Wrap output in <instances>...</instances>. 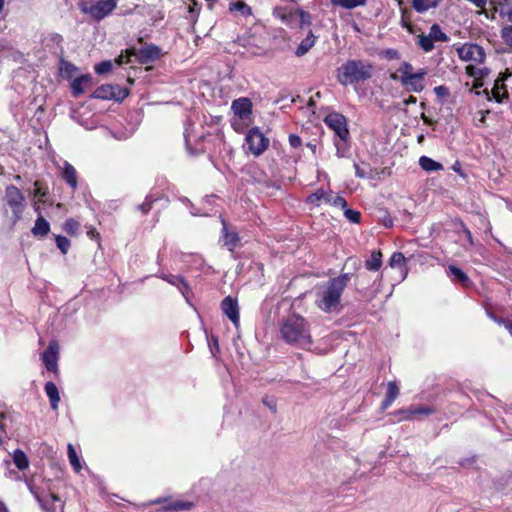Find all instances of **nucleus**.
<instances>
[{
	"label": "nucleus",
	"mask_w": 512,
	"mask_h": 512,
	"mask_svg": "<svg viewBox=\"0 0 512 512\" xmlns=\"http://www.w3.org/2000/svg\"><path fill=\"white\" fill-rule=\"evenodd\" d=\"M350 279L349 273H343L319 284L315 291V305L317 308L324 313L338 312L340 310L342 294Z\"/></svg>",
	"instance_id": "nucleus-1"
},
{
	"label": "nucleus",
	"mask_w": 512,
	"mask_h": 512,
	"mask_svg": "<svg viewBox=\"0 0 512 512\" xmlns=\"http://www.w3.org/2000/svg\"><path fill=\"white\" fill-rule=\"evenodd\" d=\"M282 338L290 344L307 347L312 343L309 324L305 318L292 315L284 320L280 326Z\"/></svg>",
	"instance_id": "nucleus-2"
},
{
	"label": "nucleus",
	"mask_w": 512,
	"mask_h": 512,
	"mask_svg": "<svg viewBox=\"0 0 512 512\" xmlns=\"http://www.w3.org/2000/svg\"><path fill=\"white\" fill-rule=\"evenodd\" d=\"M373 75V65L365 60H348L337 71V80L343 85L364 82Z\"/></svg>",
	"instance_id": "nucleus-3"
},
{
	"label": "nucleus",
	"mask_w": 512,
	"mask_h": 512,
	"mask_svg": "<svg viewBox=\"0 0 512 512\" xmlns=\"http://www.w3.org/2000/svg\"><path fill=\"white\" fill-rule=\"evenodd\" d=\"M458 56L461 60L471 62L467 65L466 73L476 80H480L489 74V69L478 66L484 62L485 52L483 48L477 44L465 43L457 49Z\"/></svg>",
	"instance_id": "nucleus-4"
},
{
	"label": "nucleus",
	"mask_w": 512,
	"mask_h": 512,
	"mask_svg": "<svg viewBox=\"0 0 512 512\" xmlns=\"http://www.w3.org/2000/svg\"><path fill=\"white\" fill-rule=\"evenodd\" d=\"M4 200L12 211L13 222H18L22 218V214L26 207L23 193L16 186L8 185L5 188Z\"/></svg>",
	"instance_id": "nucleus-5"
},
{
	"label": "nucleus",
	"mask_w": 512,
	"mask_h": 512,
	"mask_svg": "<svg viewBox=\"0 0 512 512\" xmlns=\"http://www.w3.org/2000/svg\"><path fill=\"white\" fill-rule=\"evenodd\" d=\"M134 56L136 59L142 63L147 64L150 62H153L154 60L158 59L160 56V49L157 46L154 45H148L145 47H142L139 50H126V55H120L118 58L115 59V62L118 65L126 64L131 62V57Z\"/></svg>",
	"instance_id": "nucleus-6"
},
{
	"label": "nucleus",
	"mask_w": 512,
	"mask_h": 512,
	"mask_svg": "<svg viewBox=\"0 0 512 512\" xmlns=\"http://www.w3.org/2000/svg\"><path fill=\"white\" fill-rule=\"evenodd\" d=\"M151 505H159L157 512H181L189 510L192 503L188 500L172 497H159L153 500H149L139 507H147Z\"/></svg>",
	"instance_id": "nucleus-7"
},
{
	"label": "nucleus",
	"mask_w": 512,
	"mask_h": 512,
	"mask_svg": "<svg viewBox=\"0 0 512 512\" xmlns=\"http://www.w3.org/2000/svg\"><path fill=\"white\" fill-rule=\"evenodd\" d=\"M118 1L119 0H97L91 4L81 6V11L91 16L94 20L100 21L115 10Z\"/></svg>",
	"instance_id": "nucleus-8"
},
{
	"label": "nucleus",
	"mask_w": 512,
	"mask_h": 512,
	"mask_svg": "<svg viewBox=\"0 0 512 512\" xmlns=\"http://www.w3.org/2000/svg\"><path fill=\"white\" fill-rule=\"evenodd\" d=\"M246 144L254 156H260L269 147L270 141L259 128L254 127L246 134Z\"/></svg>",
	"instance_id": "nucleus-9"
},
{
	"label": "nucleus",
	"mask_w": 512,
	"mask_h": 512,
	"mask_svg": "<svg viewBox=\"0 0 512 512\" xmlns=\"http://www.w3.org/2000/svg\"><path fill=\"white\" fill-rule=\"evenodd\" d=\"M128 95V90L119 85L105 84L98 87L92 94L95 99L122 101Z\"/></svg>",
	"instance_id": "nucleus-10"
},
{
	"label": "nucleus",
	"mask_w": 512,
	"mask_h": 512,
	"mask_svg": "<svg viewBox=\"0 0 512 512\" xmlns=\"http://www.w3.org/2000/svg\"><path fill=\"white\" fill-rule=\"evenodd\" d=\"M325 124L334 131L336 138H349L346 118L336 112L328 114L324 119Z\"/></svg>",
	"instance_id": "nucleus-11"
},
{
	"label": "nucleus",
	"mask_w": 512,
	"mask_h": 512,
	"mask_svg": "<svg viewBox=\"0 0 512 512\" xmlns=\"http://www.w3.org/2000/svg\"><path fill=\"white\" fill-rule=\"evenodd\" d=\"M41 359L48 371L58 373L59 345L56 340L49 342L48 347L41 355Z\"/></svg>",
	"instance_id": "nucleus-12"
},
{
	"label": "nucleus",
	"mask_w": 512,
	"mask_h": 512,
	"mask_svg": "<svg viewBox=\"0 0 512 512\" xmlns=\"http://www.w3.org/2000/svg\"><path fill=\"white\" fill-rule=\"evenodd\" d=\"M427 71L422 68L415 72V75H411L406 79H400L401 84L406 88L407 91L419 93L424 87V77L426 76Z\"/></svg>",
	"instance_id": "nucleus-13"
},
{
	"label": "nucleus",
	"mask_w": 512,
	"mask_h": 512,
	"mask_svg": "<svg viewBox=\"0 0 512 512\" xmlns=\"http://www.w3.org/2000/svg\"><path fill=\"white\" fill-rule=\"evenodd\" d=\"M162 279L167 281L169 284L175 286L182 294V296L185 298L187 304L192 305L190 286L188 281H186L181 275L173 274H164L162 275Z\"/></svg>",
	"instance_id": "nucleus-14"
},
{
	"label": "nucleus",
	"mask_w": 512,
	"mask_h": 512,
	"mask_svg": "<svg viewBox=\"0 0 512 512\" xmlns=\"http://www.w3.org/2000/svg\"><path fill=\"white\" fill-rule=\"evenodd\" d=\"M252 102L247 97L235 99L231 104L234 114L242 120H246L252 114Z\"/></svg>",
	"instance_id": "nucleus-15"
},
{
	"label": "nucleus",
	"mask_w": 512,
	"mask_h": 512,
	"mask_svg": "<svg viewBox=\"0 0 512 512\" xmlns=\"http://www.w3.org/2000/svg\"><path fill=\"white\" fill-rule=\"evenodd\" d=\"M223 313L233 322L235 326L239 324V307L238 303L231 296H227L221 303Z\"/></svg>",
	"instance_id": "nucleus-16"
},
{
	"label": "nucleus",
	"mask_w": 512,
	"mask_h": 512,
	"mask_svg": "<svg viewBox=\"0 0 512 512\" xmlns=\"http://www.w3.org/2000/svg\"><path fill=\"white\" fill-rule=\"evenodd\" d=\"M91 86L92 76L89 74L75 77L70 84L72 95L76 98L84 94Z\"/></svg>",
	"instance_id": "nucleus-17"
},
{
	"label": "nucleus",
	"mask_w": 512,
	"mask_h": 512,
	"mask_svg": "<svg viewBox=\"0 0 512 512\" xmlns=\"http://www.w3.org/2000/svg\"><path fill=\"white\" fill-rule=\"evenodd\" d=\"M60 169L63 180L71 187L72 190H76L78 187L76 169L68 161H64L63 166Z\"/></svg>",
	"instance_id": "nucleus-18"
},
{
	"label": "nucleus",
	"mask_w": 512,
	"mask_h": 512,
	"mask_svg": "<svg viewBox=\"0 0 512 512\" xmlns=\"http://www.w3.org/2000/svg\"><path fill=\"white\" fill-rule=\"evenodd\" d=\"M399 413L401 414V419L411 420L418 416L433 414L434 409L428 406L410 407L408 409L400 411Z\"/></svg>",
	"instance_id": "nucleus-19"
},
{
	"label": "nucleus",
	"mask_w": 512,
	"mask_h": 512,
	"mask_svg": "<svg viewBox=\"0 0 512 512\" xmlns=\"http://www.w3.org/2000/svg\"><path fill=\"white\" fill-rule=\"evenodd\" d=\"M45 393L49 398L52 410L56 411L60 402V393L54 382H47L44 387Z\"/></svg>",
	"instance_id": "nucleus-20"
},
{
	"label": "nucleus",
	"mask_w": 512,
	"mask_h": 512,
	"mask_svg": "<svg viewBox=\"0 0 512 512\" xmlns=\"http://www.w3.org/2000/svg\"><path fill=\"white\" fill-rule=\"evenodd\" d=\"M512 75V73L506 72L502 78H499L495 86L492 90L493 96L497 102H502L504 99L508 98V92L503 84V82Z\"/></svg>",
	"instance_id": "nucleus-21"
},
{
	"label": "nucleus",
	"mask_w": 512,
	"mask_h": 512,
	"mask_svg": "<svg viewBox=\"0 0 512 512\" xmlns=\"http://www.w3.org/2000/svg\"><path fill=\"white\" fill-rule=\"evenodd\" d=\"M406 259L401 252H394L390 258L389 265L392 268H399L401 273V280L407 277L408 270L405 265Z\"/></svg>",
	"instance_id": "nucleus-22"
},
{
	"label": "nucleus",
	"mask_w": 512,
	"mask_h": 512,
	"mask_svg": "<svg viewBox=\"0 0 512 512\" xmlns=\"http://www.w3.org/2000/svg\"><path fill=\"white\" fill-rule=\"evenodd\" d=\"M317 37L310 30L295 50L298 57H302L315 45Z\"/></svg>",
	"instance_id": "nucleus-23"
},
{
	"label": "nucleus",
	"mask_w": 512,
	"mask_h": 512,
	"mask_svg": "<svg viewBox=\"0 0 512 512\" xmlns=\"http://www.w3.org/2000/svg\"><path fill=\"white\" fill-rule=\"evenodd\" d=\"M448 276L451 277L454 281H458L461 283L463 287H469L471 284V281L468 277V275L462 271L460 268L450 265L448 267Z\"/></svg>",
	"instance_id": "nucleus-24"
},
{
	"label": "nucleus",
	"mask_w": 512,
	"mask_h": 512,
	"mask_svg": "<svg viewBox=\"0 0 512 512\" xmlns=\"http://www.w3.org/2000/svg\"><path fill=\"white\" fill-rule=\"evenodd\" d=\"M441 0H411L412 8L417 13H425L430 9H435L439 6Z\"/></svg>",
	"instance_id": "nucleus-25"
},
{
	"label": "nucleus",
	"mask_w": 512,
	"mask_h": 512,
	"mask_svg": "<svg viewBox=\"0 0 512 512\" xmlns=\"http://www.w3.org/2000/svg\"><path fill=\"white\" fill-rule=\"evenodd\" d=\"M222 240L224 245L230 250L233 251L239 242V236L234 231H229L225 223L223 222V235Z\"/></svg>",
	"instance_id": "nucleus-26"
},
{
	"label": "nucleus",
	"mask_w": 512,
	"mask_h": 512,
	"mask_svg": "<svg viewBox=\"0 0 512 512\" xmlns=\"http://www.w3.org/2000/svg\"><path fill=\"white\" fill-rule=\"evenodd\" d=\"M334 145L336 148V155L339 158H348L350 156V143L349 138H335Z\"/></svg>",
	"instance_id": "nucleus-27"
},
{
	"label": "nucleus",
	"mask_w": 512,
	"mask_h": 512,
	"mask_svg": "<svg viewBox=\"0 0 512 512\" xmlns=\"http://www.w3.org/2000/svg\"><path fill=\"white\" fill-rule=\"evenodd\" d=\"M31 231H32V234L36 237L37 236L44 237L49 233L50 225L47 220H45L42 216H39L36 219L35 224Z\"/></svg>",
	"instance_id": "nucleus-28"
},
{
	"label": "nucleus",
	"mask_w": 512,
	"mask_h": 512,
	"mask_svg": "<svg viewBox=\"0 0 512 512\" xmlns=\"http://www.w3.org/2000/svg\"><path fill=\"white\" fill-rule=\"evenodd\" d=\"M382 266V253L373 251L365 262V267L370 271H378Z\"/></svg>",
	"instance_id": "nucleus-29"
},
{
	"label": "nucleus",
	"mask_w": 512,
	"mask_h": 512,
	"mask_svg": "<svg viewBox=\"0 0 512 512\" xmlns=\"http://www.w3.org/2000/svg\"><path fill=\"white\" fill-rule=\"evenodd\" d=\"M328 199L329 192H326L323 189H318L307 197V203L314 206H319L322 202L328 203Z\"/></svg>",
	"instance_id": "nucleus-30"
},
{
	"label": "nucleus",
	"mask_w": 512,
	"mask_h": 512,
	"mask_svg": "<svg viewBox=\"0 0 512 512\" xmlns=\"http://www.w3.org/2000/svg\"><path fill=\"white\" fill-rule=\"evenodd\" d=\"M419 165L424 171H427V172L439 171V170L443 169V166L441 163L436 162L435 160H433L427 156L420 157Z\"/></svg>",
	"instance_id": "nucleus-31"
},
{
	"label": "nucleus",
	"mask_w": 512,
	"mask_h": 512,
	"mask_svg": "<svg viewBox=\"0 0 512 512\" xmlns=\"http://www.w3.org/2000/svg\"><path fill=\"white\" fill-rule=\"evenodd\" d=\"M13 463L19 470H25L29 467V459L24 451L16 449L12 455Z\"/></svg>",
	"instance_id": "nucleus-32"
},
{
	"label": "nucleus",
	"mask_w": 512,
	"mask_h": 512,
	"mask_svg": "<svg viewBox=\"0 0 512 512\" xmlns=\"http://www.w3.org/2000/svg\"><path fill=\"white\" fill-rule=\"evenodd\" d=\"M67 456L70 462V465L74 469L75 472H79L82 469L80 458L74 448V446L69 443L67 446Z\"/></svg>",
	"instance_id": "nucleus-33"
},
{
	"label": "nucleus",
	"mask_w": 512,
	"mask_h": 512,
	"mask_svg": "<svg viewBox=\"0 0 512 512\" xmlns=\"http://www.w3.org/2000/svg\"><path fill=\"white\" fill-rule=\"evenodd\" d=\"M229 10L231 12H237L240 15L247 17L252 14L251 7L243 1H235L229 4Z\"/></svg>",
	"instance_id": "nucleus-34"
},
{
	"label": "nucleus",
	"mask_w": 512,
	"mask_h": 512,
	"mask_svg": "<svg viewBox=\"0 0 512 512\" xmlns=\"http://www.w3.org/2000/svg\"><path fill=\"white\" fill-rule=\"evenodd\" d=\"M428 35L434 42H447L449 41L448 35L442 31L438 24H433L430 27Z\"/></svg>",
	"instance_id": "nucleus-35"
},
{
	"label": "nucleus",
	"mask_w": 512,
	"mask_h": 512,
	"mask_svg": "<svg viewBox=\"0 0 512 512\" xmlns=\"http://www.w3.org/2000/svg\"><path fill=\"white\" fill-rule=\"evenodd\" d=\"M334 6H340L345 9H354L358 6L366 5L367 0H330Z\"/></svg>",
	"instance_id": "nucleus-36"
},
{
	"label": "nucleus",
	"mask_w": 512,
	"mask_h": 512,
	"mask_svg": "<svg viewBox=\"0 0 512 512\" xmlns=\"http://www.w3.org/2000/svg\"><path fill=\"white\" fill-rule=\"evenodd\" d=\"M417 45L424 51L430 52L434 49V41L427 34H420L417 37Z\"/></svg>",
	"instance_id": "nucleus-37"
},
{
	"label": "nucleus",
	"mask_w": 512,
	"mask_h": 512,
	"mask_svg": "<svg viewBox=\"0 0 512 512\" xmlns=\"http://www.w3.org/2000/svg\"><path fill=\"white\" fill-rule=\"evenodd\" d=\"M76 71H77V68L73 64H71L69 62L61 63L60 72L63 77L70 79L74 76Z\"/></svg>",
	"instance_id": "nucleus-38"
},
{
	"label": "nucleus",
	"mask_w": 512,
	"mask_h": 512,
	"mask_svg": "<svg viewBox=\"0 0 512 512\" xmlns=\"http://www.w3.org/2000/svg\"><path fill=\"white\" fill-rule=\"evenodd\" d=\"M398 72L400 73L399 79H406L411 75H415L413 72V66L409 62H402L398 68Z\"/></svg>",
	"instance_id": "nucleus-39"
},
{
	"label": "nucleus",
	"mask_w": 512,
	"mask_h": 512,
	"mask_svg": "<svg viewBox=\"0 0 512 512\" xmlns=\"http://www.w3.org/2000/svg\"><path fill=\"white\" fill-rule=\"evenodd\" d=\"M328 204H331L335 207H340L343 209H345L347 207L346 200L342 196L336 195L331 191L329 192Z\"/></svg>",
	"instance_id": "nucleus-40"
},
{
	"label": "nucleus",
	"mask_w": 512,
	"mask_h": 512,
	"mask_svg": "<svg viewBox=\"0 0 512 512\" xmlns=\"http://www.w3.org/2000/svg\"><path fill=\"white\" fill-rule=\"evenodd\" d=\"M398 395H399V387H398L397 382L396 381L388 382L386 397L393 399L395 401V399L398 397Z\"/></svg>",
	"instance_id": "nucleus-41"
},
{
	"label": "nucleus",
	"mask_w": 512,
	"mask_h": 512,
	"mask_svg": "<svg viewBox=\"0 0 512 512\" xmlns=\"http://www.w3.org/2000/svg\"><path fill=\"white\" fill-rule=\"evenodd\" d=\"M208 346L210 349V352L214 358L218 357V354L220 352L218 339L214 337L213 335L207 337Z\"/></svg>",
	"instance_id": "nucleus-42"
},
{
	"label": "nucleus",
	"mask_w": 512,
	"mask_h": 512,
	"mask_svg": "<svg viewBox=\"0 0 512 512\" xmlns=\"http://www.w3.org/2000/svg\"><path fill=\"white\" fill-rule=\"evenodd\" d=\"M56 245L63 254H66L70 248V240L65 236L58 235L56 237Z\"/></svg>",
	"instance_id": "nucleus-43"
},
{
	"label": "nucleus",
	"mask_w": 512,
	"mask_h": 512,
	"mask_svg": "<svg viewBox=\"0 0 512 512\" xmlns=\"http://www.w3.org/2000/svg\"><path fill=\"white\" fill-rule=\"evenodd\" d=\"M113 68V63L109 60L107 61H102L98 64L95 65V72L97 74H105V73H108L112 70Z\"/></svg>",
	"instance_id": "nucleus-44"
},
{
	"label": "nucleus",
	"mask_w": 512,
	"mask_h": 512,
	"mask_svg": "<svg viewBox=\"0 0 512 512\" xmlns=\"http://www.w3.org/2000/svg\"><path fill=\"white\" fill-rule=\"evenodd\" d=\"M434 93L436 94L437 98L444 102L449 97V89L444 85H439L434 88Z\"/></svg>",
	"instance_id": "nucleus-45"
},
{
	"label": "nucleus",
	"mask_w": 512,
	"mask_h": 512,
	"mask_svg": "<svg viewBox=\"0 0 512 512\" xmlns=\"http://www.w3.org/2000/svg\"><path fill=\"white\" fill-rule=\"evenodd\" d=\"M501 38L503 39L505 44L512 47V25L502 28Z\"/></svg>",
	"instance_id": "nucleus-46"
},
{
	"label": "nucleus",
	"mask_w": 512,
	"mask_h": 512,
	"mask_svg": "<svg viewBox=\"0 0 512 512\" xmlns=\"http://www.w3.org/2000/svg\"><path fill=\"white\" fill-rule=\"evenodd\" d=\"M344 215L345 217L352 223H358L360 221V213L356 210L345 208L344 209Z\"/></svg>",
	"instance_id": "nucleus-47"
},
{
	"label": "nucleus",
	"mask_w": 512,
	"mask_h": 512,
	"mask_svg": "<svg viewBox=\"0 0 512 512\" xmlns=\"http://www.w3.org/2000/svg\"><path fill=\"white\" fill-rule=\"evenodd\" d=\"M296 14L299 16L300 26H309L311 24V15L302 9H297Z\"/></svg>",
	"instance_id": "nucleus-48"
},
{
	"label": "nucleus",
	"mask_w": 512,
	"mask_h": 512,
	"mask_svg": "<svg viewBox=\"0 0 512 512\" xmlns=\"http://www.w3.org/2000/svg\"><path fill=\"white\" fill-rule=\"evenodd\" d=\"M189 137H190V123H189V120H187V122L185 123V126H184L183 138H184L186 150L190 154L191 146H190Z\"/></svg>",
	"instance_id": "nucleus-49"
},
{
	"label": "nucleus",
	"mask_w": 512,
	"mask_h": 512,
	"mask_svg": "<svg viewBox=\"0 0 512 512\" xmlns=\"http://www.w3.org/2000/svg\"><path fill=\"white\" fill-rule=\"evenodd\" d=\"M78 227L79 223L72 218L65 221L64 228L68 233H74Z\"/></svg>",
	"instance_id": "nucleus-50"
},
{
	"label": "nucleus",
	"mask_w": 512,
	"mask_h": 512,
	"mask_svg": "<svg viewBox=\"0 0 512 512\" xmlns=\"http://www.w3.org/2000/svg\"><path fill=\"white\" fill-rule=\"evenodd\" d=\"M382 55L388 60L399 59L400 54L396 49L388 48L382 52Z\"/></svg>",
	"instance_id": "nucleus-51"
},
{
	"label": "nucleus",
	"mask_w": 512,
	"mask_h": 512,
	"mask_svg": "<svg viewBox=\"0 0 512 512\" xmlns=\"http://www.w3.org/2000/svg\"><path fill=\"white\" fill-rule=\"evenodd\" d=\"M495 322H497L498 324L500 325H503L507 330L508 332L510 333V335L512 336V321L510 320H505V319H498L494 316H490Z\"/></svg>",
	"instance_id": "nucleus-52"
},
{
	"label": "nucleus",
	"mask_w": 512,
	"mask_h": 512,
	"mask_svg": "<svg viewBox=\"0 0 512 512\" xmlns=\"http://www.w3.org/2000/svg\"><path fill=\"white\" fill-rule=\"evenodd\" d=\"M289 143L293 148H298L302 144L301 138L296 134L289 135Z\"/></svg>",
	"instance_id": "nucleus-53"
},
{
	"label": "nucleus",
	"mask_w": 512,
	"mask_h": 512,
	"mask_svg": "<svg viewBox=\"0 0 512 512\" xmlns=\"http://www.w3.org/2000/svg\"><path fill=\"white\" fill-rule=\"evenodd\" d=\"M152 202H153V199L150 196L146 197L144 203L139 206V209L143 213H147L151 208Z\"/></svg>",
	"instance_id": "nucleus-54"
},
{
	"label": "nucleus",
	"mask_w": 512,
	"mask_h": 512,
	"mask_svg": "<svg viewBox=\"0 0 512 512\" xmlns=\"http://www.w3.org/2000/svg\"><path fill=\"white\" fill-rule=\"evenodd\" d=\"M470 3L475 5L477 8L484 9L488 0H468Z\"/></svg>",
	"instance_id": "nucleus-55"
},
{
	"label": "nucleus",
	"mask_w": 512,
	"mask_h": 512,
	"mask_svg": "<svg viewBox=\"0 0 512 512\" xmlns=\"http://www.w3.org/2000/svg\"><path fill=\"white\" fill-rule=\"evenodd\" d=\"M354 168H355V174L357 177H359V178L366 177V173L359 167V165L357 163H354Z\"/></svg>",
	"instance_id": "nucleus-56"
},
{
	"label": "nucleus",
	"mask_w": 512,
	"mask_h": 512,
	"mask_svg": "<svg viewBox=\"0 0 512 512\" xmlns=\"http://www.w3.org/2000/svg\"><path fill=\"white\" fill-rule=\"evenodd\" d=\"M34 194H35V196H41V197H44L46 195V191H44L41 187L38 186V182H35Z\"/></svg>",
	"instance_id": "nucleus-57"
},
{
	"label": "nucleus",
	"mask_w": 512,
	"mask_h": 512,
	"mask_svg": "<svg viewBox=\"0 0 512 512\" xmlns=\"http://www.w3.org/2000/svg\"><path fill=\"white\" fill-rule=\"evenodd\" d=\"M501 15L506 17L510 22H512V8L501 11Z\"/></svg>",
	"instance_id": "nucleus-58"
},
{
	"label": "nucleus",
	"mask_w": 512,
	"mask_h": 512,
	"mask_svg": "<svg viewBox=\"0 0 512 512\" xmlns=\"http://www.w3.org/2000/svg\"><path fill=\"white\" fill-rule=\"evenodd\" d=\"M393 402H394L393 399L386 397L384 399V401L382 402V409L383 410L387 409L388 407H390L392 405Z\"/></svg>",
	"instance_id": "nucleus-59"
},
{
	"label": "nucleus",
	"mask_w": 512,
	"mask_h": 512,
	"mask_svg": "<svg viewBox=\"0 0 512 512\" xmlns=\"http://www.w3.org/2000/svg\"><path fill=\"white\" fill-rule=\"evenodd\" d=\"M264 403L273 411V412H276V403L271 400V401H268V400H264Z\"/></svg>",
	"instance_id": "nucleus-60"
},
{
	"label": "nucleus",
	"mask_w": 512,
	"mask_h": 512,
	"mask_svg": "<svg viewBox=\"0 0 512 512\" xmlns=\"http://www.w3.org/2000/svg\"><path fill=\"white\" fill-rule=\"evenodd\" d=\"M0 512H8L6 505L0 501Z\"/></svg>",
	"instance_id": "nucleus-61"
},
{
	"label": "nucleus",
	"mask_w": 512,
	"mask_h": 512,
	"mask_svg": "<svg viewBox=\"0 0 512 512\" xmlns=\"http://www.w3.org/2000/svg\"><path fill=\"white\" fill-rule=\"evenodd\" d=\"M30 491L32 492V494L34 495V497L37 499V501L39 503H41V499L39 497V495L30 487Z\"/></svg>",
	"instance_id": "nucleus-62"
},
{
	"label": "nucleus",
	"mask_w": 512,
	"mask_h": 512,
	"mask_svg": "<svg viewBox=\"0 0 512 512\" xmlns=\"http://www.w3.org/2000/svg\"><path fill=\"white\" fill-rule=\"evenodd\" d=\"M406 103L409 104V103H416V98L414 96H410L407 100H406Z\"/></svg>",
	"instance_id": "nucleus-63"
},
{
	"label": "nucleus",
	"mask_w": 512,
	"mask_h": 512,
	"mask_svg": "<svg viewBox=\"0 0 512 512\" xmlns=\"http://www.w3.org/2000/svg\"><path fill=\"white\" fill-rule=\"evenodd\" d=\"M467 239L472 243V234L469 230L465 231Z\"/></svg>",
	"instance_id": "nucleus-64"
}]
</instances>
